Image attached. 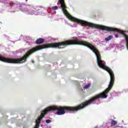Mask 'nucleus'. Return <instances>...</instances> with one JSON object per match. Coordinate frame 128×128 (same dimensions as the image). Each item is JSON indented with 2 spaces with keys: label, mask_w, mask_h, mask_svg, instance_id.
I'll return each mask as SVG.
<instances>
[{
  "label": "nucleus",
  "mask_w": 128,
  "mask_h": 128,
  "mask_svg": "<svg viewBox=\"0 0 128 128\" xmlns=\"http://www.w3.org/2000/svg\"><path fill=\"white\" fill-rule=\"evenodd\" d=\"M97 62L100 68L106 70V72H108L110 78H111L110 68L104 65V61H97ZM110 90L111 79H110V82L108 88L104 92L98 94L94 97H92L90 100L82 102L77 106H50L45 108V110L42 112L40 116H42V118H44L46 116V114L48 112H51V110H57L56 114L58 116L64 114H66V110H67V112H78V110H82L83 108H86L88 106H90V104L94 102H96V100H97L98 98H108V94L110 92Z\"/></svg>",
  "instance_id": "obj_1"
},
{
  "label": "nucleus",
  "mask_w": 128,
  "mask_h": 128,
  "mask_svg": "<svg viewBox=\"0 0 128 128\" xmlns=\"http://www.w3.org/2000/svg\"><path fill=\"white\" fill-rule=\"evenodd\" d=\"M42 118H43L41 115L39 117H38V118H37V120H36V124L34 128H40V122H42Z\"/></svg>",
  "instance_id": "obj_2"
},
{
  "label": "nucleus",
  "mask_w": 128,
  "mask_h": 128,
  "mask_svg": "<svg viewBox=\"0 0 128 128\" xmlns=\"http://www.w3.org/2000/svg\"><path fill=\"white\" fill-rule=\"evenodd\" d=\"M44 39L42 38L38 39L36 42V44H44Z\"/></svg>",
  "instance_id": "obj_3"
},
{
  "label": "nucleus",
  "mask_w": 128,
  "mask_h": 128,
  "mask_svg": "<svg viewBox=\"0 0 128 128\" xmlns=\"http://www.w3.org/2000/svg\"><path fill=\"white\" fill-rule=\"evenodd\" d=\"M118 121L114 120H112L111 122H110V125L111 126H116V128H118Z\"/></svg>",
  "instance_id": "obj_4"
},
{
  "label": "nucleus",
  "mask_w": 128,
  "mask_h": 128,
  "mask_svg": "<svg viewBox=\"0 0 128 128\" xmlns=\"http://www.w3.org/2000/svg\"><path fill=\"white\" fill-rule=\"evenodd\" d=\"M112 38V36L110 35L108 38H105V40H106V42H108V40H110Z\"/></svg>",
  "instance_id": "obj_5"
},
{
  "label": "nucleus",
  "mask_w": 128,
  "mask_h": 128,
  "mask_svg": "<svg viewBox=\"0 0 128 128\" xmlns=\"http://www.w3.org/2000/svg\"><path fill=\"white\" fill-rule=\"evenodd\" d=\"M90 88V84H88L87 85H86L84 87V90H88V88Z\"/></svg>",
  "instance_id": "obj_6"
},
{
  "label": "nucleus",
  "mask_w": 128,
  "mask_h": 128,
  "mask_svg": "<svg viewBox=\"0 0 128 128\" xmlns=\"http://www.w3.org/2000/svg\"><path fill=\"white\" fill-rule=\"evenodd\" d=\"M58 6H54L52 7V10H58Z\"/></svg>",
  "instance_id": "obj_7"
},
{
  "label": "nucleus",
  "mask_w": 128,
  "mask_h": 128,
  "mask_svg": "<svg viewBox=\"0 0 128 128\" xmlns=\"http://www.w3.org/2000/svg\"><path fill=\"white\" fill-rule=\"evenodd\" d=\"M46 124H50V122H52V121H50V120H46Z\"/></svg>",
  "instance_id": "obj_8"
},
{
  "label": "nucleus",
  "mask_w": 128,
  "mask_h": 128,
  "mask_svg": "<svg viewBox=\"0 0 128 128\" xmlns=\"http://www.w3.org/2000/svg\"><path fill=\"white\" fill-rule=\"evenodd\" d=\"M10 6H14V3L12 2H10Z\"/></svg>",
  "instance_id": "obj_9"
},
{
  "label": "nucleus",
  "mask_w": 128,
  "mask_h": 128,
  "mask_svg": "<svg viewBox=\"0 0 128 128\" xmlns=\"http://www.w3.org/2000/svg\"><path fill=\"white\" fill-rule=\"evenodd\" d=\"M115 38H118V35L116 34L115 35Z\"/></svg>",
  "instance_id": "obj_10"
},
{
  "label": "nucleus",
  "mask_w": 128,
  "mask_h": 128,
  "mask_svg": "<svg viewBox=\"0 0 128 128\" xmlns=\"http://www.w3.org/2000/svg\"><path fill=\"white\" fill-rule=\"evenodd\" d=\"M82 90H84V89H82Z\"/></svg>",
  "instance_id": "obj_11"
},
{
  "label": "nucleus",
  "mask_w": 128,
  "mask_h": 128,
  "mask_svg": "<svg viewBox=\"0 0 128 128\" xmlns=\"http://www.w3.org/2000/svg\"><path fill=\"white\" fill-rule=\"evenodd\" d=\"M32 62H34V61H32Z\"/></svg>",
  "instance_id": "obj_12"
}]
</instances>
